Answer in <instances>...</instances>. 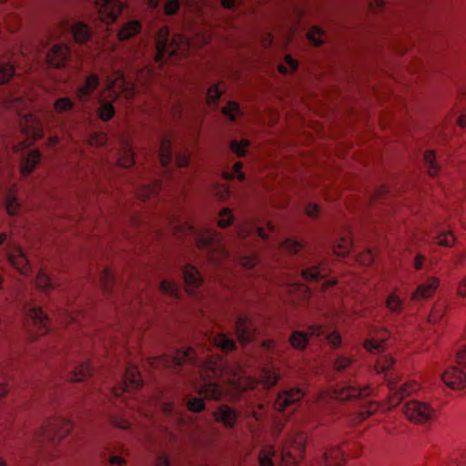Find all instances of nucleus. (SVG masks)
Instances as JSON below:
<instances>
[{
    "instance_id": "1",
    "label": "nucleus",
    "mask_w": 466,
    "mask_h": 466,
    "mask_svg": "<svg viewBox=\"0 0 466 466\" xmlns=\"http://www.w3.org/2000/svg\"><path fill=\"white\" fill-rule=\"evenodd\" d=\"M199 367V380L192 381V386L199 395L211 400H219L223 390L216 381L220 379L236 388L237 390L254 389L258 380L248 376L238 363L227 364L218 355L211 356Z\"/></svg>"
},
{
    "instance_id": "2",
    "label": "nucleus",
    "mask_w": 466,
    "mask_h": 466,
    "mask_svg": "<svg viewBox=\"0 0 466 466\" xmlns=\"http://www.w3.org/2000/svg\"><path fill=\"white\" fill-rule=\"evenodd\" d=\"M177 233L193 236L198 248L207 250V258L210 263L218 265L226 259L228 252L223 245V236L212 228L197 229L187 221L179 222Z\"/></svg>"
},
{
    "instance_id": "3",
    "label": "nucleus",
    "mask_w": 466,
    "mask_h": 466,
    "mask_svg": "<svg viewBox=\"0 0 466 466\" xmlns=\"http://www.w3.org/2000/svg\"><path fill=\"white\" fill-rule=\"evenodd\" d=\"M188 46L189 41L182 35H175L169 42V30L167 26H163L159 29L157 36L156 60L161 62L166 57L184 54Z\"/></svg>"
},
{
    "instance_id": "4",
    "label": "nucleus",
    "mask_w": 466,
    "mask_h": 466,
    "mask_svg": "<svg viewBox=\"0 0 466 466\" xmlns=\"http://www.w3.org/2000/svg\"><path fill=\"white\" fill-rule=\"evenodd\" d=\"M74 428L73 421L60 414L49 417L43 425L33 432L34 441H40L46 435H53L61 441L70 434Z\"/></svg>"
},
{
    "instance_id": "5",
    "label": "nucleus",
    "mask_w": 466,
    "mask_h": 466,
    "mask_svg": "<svg viewBox=\"0 0 466 466\" xmlns=\"http://www.w3.org/2000/svg\"><path fill=\"white\" fill-rule=\"evenodd\" d=\"M199 360V356L192 348H188L187 350H177L176 354L171 355H162L159 357H153L148 360L149 365L152 368H167L173 369L175 367L180 366L186 362H192L195 365L198 364Z\"/></svg>"
},
{
    "instance_id": "6",
    "label": "nucleus",
    "mask_w": 466,
    "mask_h": 466,
    "mask_svg": "<svg viewBox=\"0 0 466 466\" xmlns=\"http://www.w3.org/2000/svg\"><path fill=\"white\" fill-rule=\"evenodd\" d=\"M403 413L413 423L427 424L434 419L436 411L430 404L412 400L404 404Z\"/></svg>"
},
{
    "instance_id": "7",
    "label": "nucleus",
    "mask_w": 466,
    "mask_h": 466,
    "mask_svg": "<svg viewBox=\"0 0 466 466\" xmlns=\"http://www.w3.org/2000/svg\"><path fill=\"white\" fill-rule=\"evenodd\" d=\"M106 90L109 93L108 96L114 100L120 95L128 99L136 93L134 84L127 81L120 71H115L111 76H107Z\"/></svg>"
},
{
    "instance_id": "8",
    "label": "nucleus",
    "mask_w": 466,
    "mask_h": 466,
    "mask_svg": "<svg viewBox=\"0 0 466 466\" xmlns=\"http://www.w3.org/2000/svg\"><path fill=\"white\" fill-rule=\"evenodd\" d=\"M97 12L98 19L106 25L116 21L123 10V5L116 0H92Z\"/></svg>"
},
{
    "instance_id": "9",
    "label": "nucleus",
    "mask_w": 466,
    "mask_h": 466,
    "mask_svg": "<svg viewBox=\"0 0 466 466\" xmlns=\"http://www.w3.org/2000/svg\"><path fill=\"white\" fill-rule=\"evenodd\" d=\"M388 385L390 391L387 403L389 409L398 406L405 397L417 392L420 389L419 384L414 380L403 383L398 387L394 381L389 380Z\"/></svg>"
},
{
    "instance_id": "10",
    "label": "nucleus",
    "mask_w": 466,
    "mask_h": 466,
    "mask_svg": "<svg viewBox=\"0 0 466 466\" xmlns=\"http://www.w3.org/2000/svg\"><path fill=\"white\" fill-rule=\"evenodd\" d=\"M306 436L299 433L297 437L290 440V447L286 446L281 452L280 466H298L300 452L306 443Z\"/></svg>"
},
{
    "instance_id": "11",
    "label": "nucleus",
    "mask_w": 466,
    "mask_h": 466,
    "mask_svg": "<svg viewBox=\"0 0 466 466\" xmlns=\"http://www.w3.org/2000/svg\"><path fill=\"white\" fill-rule=\"evenodd\" d=\"M326 333V328L323 325H312L309 328L308 333L303 331H294L289 337L291 346L296 350H304L309 341V336L319 337Z\"/></svg>"
},
{
    "instance_id": "12",
    "label": "nucleus",
    "mask_w": 466,
    "mask_h": 466,
    "mask_svg": "<svg viewBox=\"0 0 466 466\" xmlns=\"http://www.w3.org/2000/svg\"><path fill=\"white\" fill-rule=\"evenodd\" d=\"M442 382L451 390H460L466 386V374L455 366L448 367L441 374Z\"/></svg>"
},
{
    "instance_id": "13",
    "label": "nucleus",
    "mask_w": 466,
    "mask_h": 466,
    "mask_svg": "<svg viewBox=\"0 0 466 466\" xmlns=\"http://www.w3.org/2000/svg\"><path fill=\"white\" fill-rule=\"evenodd\" d=\"M305 392L300 388H290L279 393L274 407L277 410L283 411L288 407L301 400Z\"/></svg>"
},
{
    "instance_id": "14",
    "label": "nucleus",
    "mask_w": 466,
    "mask_h": 466,
    "mask_svg": "<svg viewBox=\"0 0 466 466\" xmlns=\"http://www.w3.org/2000/svg\"><path fill=\"white\" fill-rule=\"evenodd\" d=\"M141 385L142 380L137 368L136 366L129 365L126 370L124 385L114 388L112 392L116 397H118L125 391L137 390Z\"/></svg>"
},
{
    "instance_id": "15",
    "label": "nucleus",
    "mask_w": 466,
    "mask_h": 466,
    "mask_svg": "<svg viewBox=\"0 0 466 466\" xmlns=\"http://www.w3.org/2000/svg\"><path fill=\"white\" fill-rule=\"evenodd\" d=\"M24 310L26 317L31 319L33 325L38 329L39 335L45 334L48 329V318L42 309L32 303H26Z\"/></svg>"
},
{
    "instance_id": "16",
    "label": "nucleus",
    "mask_w": 466,
    "mask_h": 466,
    "mask_svg": "<svg viewBox=\"0 0 466 466\" xmlns=\"http://www.w3.org/2000/svg\"><path fill=\"white\" fill-rule=\"evenodd\" d=\"M372 390L370 386H358L350 384L334 390L331 392L332 397L339 400H350L357 397H365L370 395Z\"/></svg>"
},
{
    "instance_id": "17",
    "label": "nucleus",
    "mask_w": 466,
    "mask_h": 466,
    "mask_svg": "<svg viewBox=\"0 0 466 466\" xmlns=\"http://www.w3.org/2000/svg\"><path fill=\"white\" fill-rule=\"evenodd\" d=\"M390 334L383 329H371L369 332V338L364 340L363 346L366 350L371 353L380 352L383 350L384 342L388 339Z\"/></svg>"
},
{
    "instance_id": "18",
    "label": "nucleus",
    "mask_w": 466,
    "mask_h": 466,
    "mask_svg": "<svg viewBox=\"0 0 466 466\" xmlns=\"http://www.w3.org/2000/svg\"><path fill=\"white\" fill-rule=\"evenodd\" d=\"M10 264L24 276H28L31 272L29 260L20 247L11 248L7 253Z\"/></svg>"
},
{
    "instance_id": "19",
    "label": "nucleus",
    "mask_w": 466,
    "mask_h": 466,
    "mask_svg": "<svg viewBox=\"0 0 466 466\" xmlns=\"http://www.w3.org/2000/svg\"><path fill=\"white\" fill-rule=\"evenodd\" d=\"M236 335L242 344L251 341L256 335L254 323L246 317H239L235 325Z\"/></svg>"
},
{
    "instance_id": "20",
    "label": "nucleus",
    "mask_w": 466,
    "mask_h": 466,
    "mask_svg": "<svg viewBox=\"0 0 466 466\" xmlns=\"http://www.w3.org/2000/svg\"><path fill=\"white\" fill-rule=\"evenodd\" d=\"M329 271L328 264L325 261L316 260L302 268L301 275L304 279L314 281L325 278Z\"/></svg>"
},
{
    "instance_id": "21",
    "label": "nucleus",
    "mask_w": 466,
    "mask_h": 466,
    "mask_svg": "<svg viewBox=\"0 0 466 466\" xmlns=\"http://www.w3.org/2000/svg\"><path fill=\"white\" fill-rule=\"evenodd\" d=\"M23 132L35 140L43 136V127L40 121L33 114H25L21 121Z\"/></svg>"
},
{
    "instance_id": "22",
    "label": "nucleus",
    "mask_w": 466,
    "mask_h": 466,
    "mask_svg": "<svg viewBox=\"0 0 466 466\" xmlns=\"http://www.w3.org/2000/svg\"><path fill=\"white\" fill-rule=\"evenodd\" d=\"M70 56L67 45L58 44L53 46L46 56L47 63L54 67L63 66Z\"/></svg>"
},
{
    "instance_id": "23",
    "label": "nucleus",
    "mask_w": 466,
    "mask_h": 466,
    "mask_svg": "<svg viewBox=\"0 0 466 466\" xmlns=\"http://www.w3.org/2000/svg\"><path fill=\"white\" fill-rule=\"evenodd\" d=\"M183 277L186 289L188 293H194L195 290L201 286L203 281L199 270L190 264L184 267Z\"/></svg>"
},
{
    "instance_id": "24",
    "label": "nucleus",
    "mask_w": 466,
    "mask_h": 466,
    "mask_svg": "<svg viewBox=\"0 0 466 466\" xmlns=\"http://www.w3.org/2000/svg\"><path fill=\"white\" fill-rule=\"evenodd\" d=\"M238 415L237 411L228 405H220L214 411V419L216 421L222 423L226 428H234Z\"/></svg>"
},
{
    "instance_id": "25",
    "label": "nucleus",
    "mask_w": 466,
    "mask_h": 466,
    "mask_svg": "<svg viewBox=\"0 0 466 466\" xmlns=\"http://www.w3.org/2000/svg\"><path fill=\"white\" fill-rule=\"evenodd\" d=\"M440 285V279L436 277H429L425 282L419 285L416 290L411 294V299H426L434 294Z\"/></svg>"
},
{
    "instance_id": "26",
    "label": "nucleus",
    "mask_w": 466,
    "mask_h": 466,
    "mask_svg": "<svg viewBox=\"0 0 466 466\" xmlns=\"http://www.w3.org/2000/svg\"><path fill=\"white\" fill-rule=\"evenodd\" d=\"M99 84L97 75L91 74L88 76L85 83L76 89V96L81 101L88 99L89 96L96 89Z\"/></svg>"
},
{
    "instance_id": "27",
    "label": "nucleus",
    "mask_w": 466,
    "mask_h": 466,
    "mask_svg": "<svg viewBox=\"0 0 466 466\" xmlns=\"http://www.w3.org/2000/svg\"><path fill=\"white\" fill-rule=\"evenodd\" d=\"M41 154L38 150H31L22 160L20 172L22 176L30 175L40 162Z\"/></svg>"
},
{
    "instance_id": "28",
    "label": "nucleus",
    "mask_w": 466,
    "mask_h": 466,
    "mask_svg": "<svg viewBox=\"0 0 466 466\" xmlns=\"http://www.w3.org/2000/svg\"><path fill=\"white\" fill-rule=\"evenodd\" d=\"M31 102L30 97L25 96L24 95H17L11 98L4 99L2 104L5 108L14 109L20 114L23 109L29 108Z\"/></svg>"
},
{
    "instance_id": "29",
    "label": "nucleus",
    "mask_w": 466,
    "mask_h": 466,
    "mask_svg": "<svg viewBox=\"0 0 466 466\" xmlns=\"http://www.w3.org/2000/svg\"><path fill=\"white\" fill-rule=\"evenodd\" d=\"M5 206L10 216H15L20 209V203L16 196V186L13 185L5 192Z\"/></svg>"
},
{
    "instance_id": "30",
    "label": "nucleus",
    "mask_w": 466,
    "mask_h": 466,
    "mask_svg": "<svg viewBox=\"0 0 466 466\" xmlns=\"http://www.w3.org/2000/svg\"><path fill=\"white\" fill-rule=\"evenodd\" d=\"M326 466H340L344 461L343 452L338 447H329L323 454Z\"/></svg>"
},
{
    "instance_id": "31",
    "label": "nucleus",
    "mask_w": 466,
    "mask_h": 466,
    "mask_svg": "<svg viewBox=\"0 0 466 466\" xmlns=\"http://www.w3.org/2000/svg\"><path fill=\"white\" fill-rule=\"evenodd\" d=\"M141 29V24L137 20H131L122 25L118 31V39L127 40L136 35Z\"/></svg>"
},
{
    "instance_id": "32",
    "label": "nucleus",
    "mask_w": 466,
    "mask_h": 466,
    "mask_svg": "<svg viewBox=\"0 0 466 466\" xmlns=\"http://www.w3.org/2000/svg\"><path fill=\"white\" fill-rule=\"evenodd\" d=\"M423 160L429 176L435 177L438 175L441 166L436 161V153L433 150H426L423 154Z\"/></svg>"
},
{
    "instance_id": "33",
    "label": "nucleus",
    "mask_w": 466,
    "mask_h": 466,
    "mask_svg": "<svg viewBox=\"0 0 466 466\" xmlns=\"http://www.w3.org/2000/svg\"><path fill=\"white\" fill-rule=\"evenodd\" d=\"M172 158L171 139L168 137L162 138L159 148V159L164 167H167Z\"/></svg>"
},
{
    "instance_id": "34",
    "label": "nucleus",
    "mask_w": 466,
    "mask_h": 466,
    "mask_svg": "<svg viewBox=\"0 0 466 466\" xmlns=\"http://www.w3.org/2000/svg\"><path fill=\"white\" fill-rule=\"evenodd\" d=\"M71 32L75 41L79 44L86 42L90 37V29L83 22L75 23L71 27Z\"/></svg>"
},
{
    "instance_id": "35",
    "label": "nucleus",
    "mask_w": 466,
    "mask_h": 466,
    "mask_svg": "<svg viewBox=\"0 0 466 466\" xmlns=\"http://www.w3.org/2000/svg\"><path fill=\"white\" fill-rule=\"evenodd\" d=\"M117 162L123 167H129L134 164L133 152L128 142L125 141L121 145Z\"/></svg>"
},
{
    "instance_id": "36",
    "label": "nucleus",
    "mask_w": 466,
    "mask_h": 466,
    "mask_svg": "<svg viewBox=\"0 0 466 466\" xmlns=\"http://www.w3.org/2000/svg\"><path fill=\"white\" fill-rule=\"evenodd\" d=\"M279 370L276 368H264L261 370L260 382L263 384L265 388L273 387L279 380Z\"/></svg>"
},
{
    "instance_id": "37",
    "label": "nucleus",
    "mask_w": 466,
    "mask_h": 466,
    "mask_svg": "<svg viewBox=\"0 0 466 466\" xmlns=\"http://www.w3.org/2000/svg\"><path fill=\"white\" fill-rule=\"evenodd\" d=\"M354 361V357L350 354L339 353L333 361V368L337 371H343L349 369Z\"/></svg>"
},
{
    "instance_id": "38",
    "label": "nucleus",
    "mask_w": 466,
    "mask_h": 466,
    "mask_svg": "<svg viewBox=\"0 0 466 466\" xmlns=\"http://www.w3.org/2000/svg\"><path fill=\"white\" fill-rule=\"evenodd\" d=\"M213 343L224 351H230L235 348V341L224 333H219L214 337Z\"/></svg>"
},
{
    "instance_id": "39",
    "label": "nucleus",
    "mask_w": 466,
    "mask_h": 466,
    "mask_svg": "<svg viewBox=\"0 0 466 466\" xmlns=\"http://www.w3.org/2000/svg\"><path fill=\"white\" fill-rule=\"evenodd\" d=\"M334 252L339 256H346L351 248V239L349 236L340 237L334 244Z\"/></svg>"
},
{
    "instance_id": "40",
    "label": "nucleus",
    "mask_w": 466,
    "mask_h": 466,
    "mask_svg": "<svg viewBox=\"0 0 466 466\" xmlns=\"http://www.w3.org/2000/svg\"><path fill=\"white\" fill-rule=\"evenodd\" d=\"M275 455V449L271 445L264 446L258 455L259 466H272V458Z\"/></svg>"
},
{
    "instance_id": "41",
    "label": "nucleus",
    "mask_w": 466,
    "mask_h": 466,
    "mask_svg": "<svg viewBox=\"0 0 466 466\" xmlns=\"http://www.w3.org/2000/svg\"><path fill=\"white\" fill-rule=\"evenodd\" d=\"M386 307L394 313L401 312L403 309V300L400 298L396 291L390 293L386 299Z\"/></svg>"
},
{
    "instance_id": "42",
    "label": "nucleus",
    "mask_w": 466,
    "mask_h": 466,
    "mask_svg": "<svg viewBox=\"0 0 466 466\" xmlns=\"http://www.w3.org/2000/svg\"><path fill=\"white\" fill-rule=\"evenodd\" d=\"M160 291L170 297L177 298L179 293V288L177 282L170 279H164L160 282L159 285Z\"/></svg>"
},
{
    "instance_id": "43",
    "label": "nucleus",
    "mask_w": 466,
    "mask_h": 466,
    "mask_svg": "<svg viewBox=\"0 0 466 466\" xmlns=\"http://www.w3.org/2000/svg\"><path fill=\"white\" fill-rule=\"evenodd\" d=\"M234 221L232 210L229 208H224L218 212L217 224L219 228H225L229 227Z\"/></svg>"
},
{
    "instance_id": "44",
    "label": "nucleus",
    "mask_w": 466,
    "mask_h": 466,
    "mask_svg": "<svg viewBox=\"0 0 466 466\" xmlns=\"http://www.w3.org/2000/svg\"><path fill=\"white\" fill-rule=\"evenodd\" d=\"M91 375V367L88 362H84L80 364L76 370L73 371L71 380L72 381H82L86 378Z\"/></svg>"
},
{
    "instance_id": "45",
    "label": "nucleus",
    "mask_w": 466,
    "mask_h": 466,
    "mask_svg": "<svg viewBox=\"0 0 466 466\" xmlns=\"http://www.w3.org/2000/svg\"><path fill=\"white\" fill-rule=\"evenodd\" d=\"M35 285L44 292H47L55 287L49 276L44 271L40 270L35 279Z\"/></svg>"
},
{
    "instance_id": "46",
    "label": "nucleus",
    "mask_w": 466,
    "mask_h": 466,
    "mask_svg": "<svg viewBox=\"0 0 466 466\" xmlns=\"http://www.w3.org/2000/svg\"><path fill=\"white\" fill-rule=\"evenodd\" d=\"M115 115V108L111 102H101L97 108V116L102 121H108Z\"/></svg>"
},
{
    "instance_id": "47",
    "label": "nucleus",
    "mask_w": 466,
    "mask_h": 466,
    "mask_svg": "<svg viewBox=\"0 0 466 466\" xmlns=\"http://www.w3.org/2000/svg\"><path fill=\"white\" fill-rule=\"evenodd\" d=\"M248 147L249 141L246 138H243L240 141L233 139L229 144L230 150L238 157H243L246 154Z\"/></svg>"
},
{
    "instance_id": "48",
    "label": "nucleus",
    "mask_w": 466,
    "mask_h": 466,
    "mask_svg": "<svg viewBox=\"0 0 466 466\" xmlns=\"http://www.w3.org/2000/svg\"><path fill=\"white\" fill-rule=\"evenodd\" d=\"M73 102L69 97L57 98L54 103V109L56 113L61 114L70 111L73 108Z\"/></svg>"
},
{
    "instance_id": "49",
    "label": "nucleus",
    "mask_w": 466,
    "mask_h": 466,
    "mask_svg": "<svg viewBox=\"0 0 466 466\" xmlns=\"http://www.w3.org/2000/svg\"><path fill=\"white\" fill-rule=\"evenodd\" d=\"M393 363L394 360L390 356L382 355L380 358H378L375 365V370L378 373L386 372L388 370L390 369Z\"/></svg>"
},
{
    "instance_id": "50",
    "label": "nucleus",
    "mask_w": 466,
    "mask_h": 466,
    "mask_svg": "<svg viewBox=\"0 0 466 466\" xmlns=\"http://www.w3.org/2000/svg\"><path fill=\"white\" fill-rule=\"evenodd\" d=\"M436 242L444 247H451L455 242V238L451 230H441L436 237Z\"/></svg>"
},
{
    "instance_id": "51",
    "label": "nucleus",
    "mask_w": 466,
    "mask_h": 466,
    "mask_svg": "<svg viewBox=\"0 0 466 466\" xmlns=\"http://www.w3.org/2000/svg\"><path fill=\"white\" fill-rule=\"evenodd\" d=\"M222 113L228 116L230 121H235L237 116L240 114V108L238 103L228 102V105L222 108Z\"/></svg>"
},
{
    "instance_id": "52",
    "label": "nucleus",
    "mask_w": 466,
    "mask_h": 466,
    "mask_svg": "<svg viewBox=\"0 0 466 466\" xmlns=\"http://www.w3.org/2000/svg\"><path fill=\"white\" fill-rule=\"evenodd\" d=\"M254 230V225L250 221H243L238 225L237 235L239 239L247 238Z\"/></svg>"
},
{
    "instance_id": "53",
    "label": "nucleus",
    "mask_w": 466,
    "mask_h": 466,
    "mask_svg": "<svg viewBox=\"0 0 466 466\" xmlns=\"http://www.w3.org/2000/svg\"><path fill=\"white\" fill-rule=\"evenodd\" d=\"M160 188V183L155 182L152 185L145 186L144 187L140 188L137 192V196L143 199L148 198L151 196L156 195Z\"/></svg>"
},
{
    "instance_id": "54",
    "label": "nucleus",
    "mask_w": 466,
    "mask_h": 466,
    "mask_svg": "<svg viewBox=\"0 0 466 466\" xmlns=\"http://www.w3.org/2000/svg\"><path fill=\"white\" fill-rule=\"evenodd\" d=\"M298 67V62L292 58L290 55H287L284 59V63L279 66V71L282 74H288L293 72Z\"/></svg>"
},
{
    "instance_id": "55",
    "label": "nucleus",
    "mask_w": 466,
    "mask_h": 466,
    "mask_svg": "<svg viewBox=\"0 0 466 466\" xmlns=\"http://www.w3.org/2000/svg\"><path fill=\"white\" fill-rule=\"evenodd\" d=\"M14 75V67L8 63L0 61V84L7 82Z\"/></svg>"
},
{
    "instance_id": "56",
    "label": "nucleus",
    "mask_w": 466,
    "mask_h": 466,
    "mask_svg": "<svg viewBox=\"0 0 466 466\" xmlns=\"http://www.w3.org/2000/svg\"><path fill=\"white\" fill-rule=\"evenodd\" d=\"M241 168H242V163L236 162L233 166V169L231 171L224 172L223 177L226 179H233L235 177H237L239 180H244L245 174L241 171Z\"/></svg>"
},
{
    "instance_id": "57",
    "label": "nucleus",
    "mask_w": 466,
    "mask_h": 466,
    "mask_svg": "<svg viewBox=\"0 0 466 466\" xmlns=\"http://www.w3.org/2000/svg\"><path fill=\"white\" fill-rule=\"evenodd\" d=\"M280 247L282 249L290 253H297L302 248L303 244L299 241L288 238L280 244Z\"/></svg>"
},
{
    "instance_id": "58",
    "label": "nucleus",
    "mask_w": 466,
    "mask_h": 466,
    "mask_svg": "<svg viewBox=\"0 0 466 466\" xmlns=\"http://www.w3.org/2000/svg\"><path fill=\"white\" fill-rule=\"evenodd\" d=\"M378 408H379L378 403L370 402L368 404V406L363 410L359 412L355 422L356 423L361 422L362 420H364L365 419H367L368 417L372 415L378 410Z\"/></svg>"
},
{
    "instance_id": "59",
    "label": "nucleus",
    "mask_w": 466,
    "mask_h": 466,
    "mask_svg": "<svg viewBox=\"0 0 466 466\" xmlns=\"http://www.w3.org/2000/svg\"><path fill=\"white\" fill-rule=\"evenodd\" d=\"M107 141V137H106V134L104 133V132H95L93 133L89 139H88V143L91 145V146H95V147H101L103 145H105Z\"/></svg>"
},
{
    "instance_id": "60",
    "label": "nucleus",
    "mask_w": 466,
    "mask_h": 466,
    "mask_svg": "<svg viewBox=\"0 0 466 466\" xmlns=\"http://www.w3.org/2000/svg\"><path fill=\"white\" fill-rule=\"evenodd\" d=\"M445 312V306L441 305V304H436L431 314L429 315V318H428V320L429 322L431 323H436L437 321H439L441 317L443 316Z\"/></svg>"
},
{
    "instance_id": "61",
    "label": "nucleus",
    "mask_w": 466,
    "mask_h": 466,
    "mask_svg": "<svg viewBox=\"0 0 466 466\" xmlns=\"http://www.w3.org/2000/svg\"><path fill=\"white\" fill-rule=\"evenodd\" d=\"M101 283L105 291H109L111 286L114 283V276L109 269L106 268L101 273Z\"/></svg>"
},
{
    "instance_id": "62",
    "label": "nucleus",
    "mask_w": 466,
    "mask_h": 466,
    "mask_svg": "<svg viewBox=\"0 0 466 466\" xmlns=\"http://www.w3.org/2000/svg\"><path fill=\"white\" fill-rule=\"evenodd\" d=\"M180 5L179 0H167L164 5V13L167 15H173L179 10Z\"/></svg>"
},
{
    "instance_id": "63",
    "label": "nucleus",
    "mask_w": 466,
    "mask_h": 466,
    "mask_svg": "<svg viewBox=\"0 0 466 466\" xmlns=\"http://www.w3.org/2000/svg\"><path fill=\"white\" fill-rule=\"evenodd\" d=\"M187 406L189 410L199 412L205 409V402L200 398H194L187 401Z\"/></svg>"
},
{
    "instance_id": "64",
    "label": "nucleus",
    "mask_w": 466,
    "mask_h": 466,
    "mask_svg": "<svg viewBox=\"0 0 466 466\" xmlns=\"http://www.w3.org/2000/svg\"><path fill=\"white\" fill-rule=\"evenodd\" d=\"M322 34L323 31L319 27L313 26L308 33V38L314 43V45L319 46L321 44L320 36Z\"/></svg>"
}]
</instances>
